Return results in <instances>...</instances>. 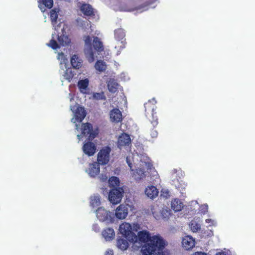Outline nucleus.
I'll list each match as a JSON object with an SVG mask.
<instances>
[{"instance_id": "obj_1", "label": "nucleus", "mask_w": 255, "mask_h": 255, "mask_svg": "<svg viewBox=\"0 0 255 255\" xmlns=\"http://www.w3.org/2000/svg\"><path fill=\"white\" fill-rule=\"evenodd\" d=\"M59 9L54 8L50 10V17L54 32L52 34V38L47 45L53 49L56 50L61 46H66L70 43V39L64 33L65 24L62 22L57 23V19Z\"/></svg>"}, {"instance_id": "obj_2", "label": "nucleus", "mask_w": 255, "mask_h": 255, "mask_svg": "<svg viewBox=\"0 0 255 255\" xmlns=\"http://www.w3.org/2000/svg\"><path fill=\"white\" fill-rule=\"evenodd\" d=\"M126 161L130 170L133 171V177L137 181L144 178L146 175L145 169H150L151 167L149 159L145 154L130 153L127 157Z\"/></svg>"}, {"instance_id": "obj_3", "label": "nucleus", "mask_w": 255, "mask_h": 255, "mask_svg": "<svg viewBox=\"0 0 255 255\" xmlns=\"http://www.w3.org/2000/svg\"><path fill=\"white\" fill-rule=\"evenodd\" d=\"M167 245L165 240L159 235L152 236L149 242L142 247L141 252L143 255H166L163 252Z\"/></svg>"}, {"instance_id": "obj_4", "label": "nucleus", "mask_w": 255, "mask_h": 255, "mask_svg": "<svg viewBox=\"0 0 255 255\" xmlns=\"http://www.w3.org/2000/svg\"><path fill=\"white\" fill-rule=\"evenodd\" d=\"M84 41L85 43L84 52L86 57L88 61L90 63H92L94 61L95 58L97 57V56L95 55L96 52H97V54H99L101 52L104 50L103 44L97 37H94L93 45L95 51L94 52L91 44L92 39L90 36H85Z\"/></svg>"}, {"instance_id": "obj_5", "label": "nucleus", "mask_w": 255, "mask_h": 255, "mask_svg": "<svg viewBox=\"0 0 255 255\" xmlns=\"http://www.w3.org/2000/svg\"><path fill=\"white\" fill-rule=\"evenodd\" d=\"M80 130L81 134L77 135L79 140H82L84 137L87 140H92L98 134V129H93L92 125L89 123L83 124Z\"/></svg>"}, {"instance_id": "obj_6", "label": "nucleus", "mask_w": 255, "mask_h": 255, "mask_svg": "<svg viewBox=\"0 0 255 255\" xmlns=\"http://www.w3.org/2000/svg\"><path fill=\"white\" fill-rule=\"evenodd\" d=\"M70 109L73 114L71 122L75 124L76 129L79 131L78 125L77 123H80L84 120L86 115V111L84 108L80 107L77 104L74 106L70 105Z\"/></svg>"}, {"instance_id": "obj_7", "label": "nucleus", "mask_w": 255, "mask_h": 255, "mask_svg": "<svg viewBox=\"0 0 255 255\" xmlns=\"http://www.w3.org/2000/svg\"><path fill=\"white\" fill-rule=\"evenodd\" d=\"M155 103V99H152L144 104L145 116L150 121L154 127L158 124L157 118L156 116L154 117L155 114L154 110L156 109Z\"/></svg>"}, {"instance_id": "obj_8", "label": "nucleus", "mask_w": 255, "mask_h": 255, "mask_svg": "<svg viewBox=\"0 0 255 255\" xmlns=\"http://www.w3.org/2000/svg\"><path fill=\"white\" fill-rule=\"evenodd\" d=\"M172 184L183 194L187 184L183 180L181 171L174 169L172 173Z\"/></svg>"}, {"instance_id": "obj_9", "label": "nucleus", "mask_w": 255, "mask_h": 255, "mask_svg": "<svg viewBox=\"0 0 255 255\" xmlns=\"http://www.w3.org/2000/svg\"><path fill=\"white\" fill-rule=\"evenodd\" d=\"M95 212L97 219L101 222H106L107 224L114 222L113 214L103 207H99Z\"/></svg>"}, {"instance_id": "obj_10", "label": "nucleus", "mask_w": 255, "mask_h": 255, "mask_svg": "<svg viewBox=\"0 0 255 255\" xmlns=\"http://www.w3.org/2000/svg\"><path fill=\"white\" fill-rule=\"evenodd\" d=\"M131 225L126 222L122 223L119 227L120 233L130 242L136 239L135 234L131 231Z\"/></svg>"}, {"instance_id": "obj_11", "label": "nucleus", "mask_w": 255, "mask_h": 255, "mask_svg": "<svg viewBox=\"0 0 255 255\" xmlns=\"http://www.w3.org/2000/svg\"><path fill=\"white\" fill-rule=\"evenodd\" d=\"M125 32L123 29L118 28L115 30V38L117 41V45L115 46V49H118L117 55L120 54V51L125 47Z\"/></svg>"}, {"instance_id": "obj_12", "label": "nucleus", "mask_w": 255, "mask_h": 255, "mask_svg": "<svg viewBox=\"0 0 255 255\" xmlns=\"http://www.w3.org/2000/svg\"><path fill=\"white\" fill-rule=\"evenodd\" d=\"M124 189L122 187L112 189L109 194V200L113 204L119 203L123 197Z\"/></svg>"}, {"instance_id": "obj_13", "label": "nucleus", "mask_w": 255, "mask_h": 255, "mask_svg": "<svg viewBox=\"0 0 255 255\" xmlns=\"http://www.w3.org/2000/svg\"><path fill=\"white\" fill-rule=\"evenodd\" d=\"M111 149L109 146H106L102 149L98 154V163L101 165L107 164L110 160V153Z\"/></svg>"}, {"instance_id": "obj_14", "label": "nucleus", "mask_w": 255, "mask_h": 255, "mask_svg": "<svg viewBox=\"0 0 255 255\" xmlns=\"http://www.w3.org/2000/svg\"><path fill=\"white\" fill-rule=\"evenodd\" d=\"M129 205L121 204L115 210V216L117 218L122 220L125 219L128 214Z\"/></svg>"}, {"instance_id": "obj_15", "label": "nucleus", "mask_w": 255, "mask_h": 255, "mask_svg": "<svg viewBox=\"0 0 255 255\" xmlns=\"http://www.w3.org/2000/svg\"><path fill=\"white\" fill-rule=\"evenodd\" d=\"M151 236L149 232L146 230H143L139 231L137 233V235H136V240L135 241H130L131 243H136L137 242L141 243H146L147 241L149 242V239Z\"/></svg>"}, {"instance_id": "obj_16", "label": "nucleus", "mask_w": 255, "mask_h": 255, "mask_svg": "<svg viewBox=\"0 0 255 255\" xmlns=\"http://www.w3.org/2000/svg\"><path fill=\"white\" fill-rule=\"evenodd\" d=\"M86 172L91 177H95L100 172L99 164L96 162L90 164L88 168L86 170Z\"/></svg>"}, {"instance_id": "obj_17", "label": "nucleus", "mask_w": 255, "mask_h": 255, "mask_svg": "<svg viewBox=\"0 0 255 255\" xmlns=\"http://www.w3.org/2000/svg\"><path fill=\"white\" fill-rule=\"evenodd\" d=\"M131 139L129 135L127 133H123L118 138V147L121 149L123 146L129 145Z\"/></svg>"}, {"instance_id": "obj_18", "label": "nucleus", "mask_w": 255, "mask_h": 255, "mask_svg": "<svg viewBox=\"0 0 255 255\" xmlns=\"http://www.w3.org/2000/svg\"><path fill=\"white\" fill-rule=\"evenodd\" d=\"M183 247L186 250L192 249L195 246V241L190 236L183 238L182 242Z\"/></svg>"}, {"instance_id": "obj_19", "label": "nucleus", "mask_w": 255, "mask_h": 255, "mask_svg": "<svg viewBox=\"0 0 255 255\" xmlns=\"http://www.w3.org/2000/svg\"><path fill=\"white\" fill-rule=\"evenodd\" d=\"M96 147L95 144L91 142L85 143L83 146V152L88 156L93 155L96 152Z\"/></svg>"}, {"instance_id": "obj_20", "label": "nucleus", "mask_w": 255, "mask_h": 255, "mask_svg": "<svg viewBox=\"0 0 255 255\" xmlns=\"http://www.w3.org/2000/svg\"><path fill=\"white\" fill-rule=\"evenodd\" d=\"M110 118L112 122L118 123L122 120V115L118 109H113L110 112Z\"/></svg>"}, {"instance_id": "obj_21", "label": "nucleus", "mask_w": 255, "mask_h": 255, "mask_svg": "<svg viewBox=\"0 0 255 255\" xmlns=\"http://www.w3.org/2000/svg\"><path fill=\"white\" fill-rule=\"evenodd\" d=\"M145 194L150 199H153L157 196L158 194V191L156 187L154 186H150L145 189Z\"/></svg>"}, {"instance_id": "obj_22", "label": "nucleus", "mask_w": 255, "mask_h": 255, "mask_svg": "<svg viewBox=\"0 0 255 255\" xmlns=\"http://www.w3.org/2000/svg\"><path fill=\"white\" fill-rule=\"evenodd\" d=\"M102 236L106 241H110L115 237V231L113 228H108L103 231Z\"/></svg>"}, {"instance_id": "obj_23", "label": "nucleus", "mask_w": 255, "mask_h": 255, "mask_svg": "<svg viewBox=\"0 0 255 255\" xmlns=\"http://www.w3.org/2000/svg\"><path fill=\"white\" fill-rule=\"evenodd\" d=\"M38 7L42 12H44L45 10V7L50 8L52 7L53 4V0H38Z\"/></svg>"}, {"instance_id": "obj_24", "label": "nucleus", "mask_w": 255, "mask_h": 255, "mask_svg": "<svg viewBox=\"0 0 255 255\" xmlns=\"http://www.w3.org/2000/svg\"><path fill=\"white\" fill-rule=\"evenodd\" d=\"M171 208L175 212L181 211L184 207L183 203L179 199H175L171 201Z\"/></svg>"}, {"instance_id": "obj_25", "label": "nucleus", "mask_w": 255, "mask_h": 255, "mask_svg": "<svg viewBox=\"0 0 255 255\" xmlns=\"http://www.w3.org/2000/svg\"><path fill=\"white\" fill-rule=\"evenodd\" d=\"M171 211L168 209H162V210L161 211L160 215H158L155 213V212H153L152 214L154 218L156 220H159L160 219V217H161L163 219L167 220L168 219L170 215L171 214Z\"/></svg>"}, {"instance_id": "obj_26", "label": "nucleus", "mask_w": 255, "mask_h": 255, "mask_svg": "<svg viewBox=\"0 0 255 255\" xmlns=\"http://www.w3.org/2000/svg\"><path fill=\"white\" fill-rule=\"evenodd\" d=\"M71 63L73 68L79 69L82 66V60L76 55H74L71 58Z\"/></svg>"}, {"instance_id": "obj_27", "label": "nucleus", "mask_w": 255, "mask_h": 255, "mask_svg": "<svg viewBox=\"0 0 255 255\" xmlns=\"http://www.w3.org/2000/svg\"><path fill=\"white\" fill-rule=\"evenodd\" d=\"M128 240L126 238L118 239L117 243L118 248L122 251L126 250L129 246Z\"/></svg>"}, {"instance_id": "obj_28", "label": "nucleus", "mask_w": 255, "mask_h": 255, "mask_svg": "<svg viewBox=\"0 0 255 255\" xmlns=\"http://www.w3.org/2000/svg\"><path fill=\"white\" fill-rule=\"evenodd\" d=\"M119 85L114 79H110L108 82V88L111 93H115L119 88Z\"/></svg>"}, {"instance_id": "obj_29", "label": "nucleus", "mask_w": 255, "mask_h": 255, "mask_svg": "<svg viewBox=\"0 0 255 255\" xmlns=\"http://www.w3.org/2000/svg\"><path fill=\"white\" fill-rule=\"evenodd\" d=\"M80 9L85 15L90 16L93 14V9L91 5L89 4H83L81 6Z\"/></svg>"}, {"instance_id": "obj_30", "label": "nucleus", "mask_w": 255, "mask_h": 255, "mask_svg": "<svg viewBox=\"0 0 255 255\" xmlns=\"http://www.w3.org/2000/svg\"><path fill=\"white\" fill-rule=\"evenodd\" d=\"M89 80L85 79L83 80H79L78 82V87L81 92L86 93V91L89 85Z\"/></svg>"}, {"instance_id": "obj_31", "label": "nucleus", "mask_w": 255, "mask_h": 255, "mask_svg": "<svg viewBox=\"0 0 255 255\" xmlns=\"http://www.w3.org/2000/svg\"><path fill=\"white\" fill-rule=\"evenodd\" d=\"M101 204V197L99 194H95L91 196L90 205L93 208H96Z\"/></svg>"}, {"instance_id": "obj_32", "label": "nucleus", "mask_w": 255, "mask_h": 255, "mask_svg": "<svg viewBox=\"0 0 255 255\" xmlns=\"http://www.w3.org/2000/svg\"><path fill=\"white\" fill-rule=\"evenodd\" d=\"M58 59L60 61V67L61 69L64 70L67 66V59L66 56L62 53H59L58 55Z\"/></svg>"}, {"instance_id": "obj_33", "label": "nucleus", "mask_w": 255, "mask_h": 255, "mask_svg": "<svg viewBox=\"0 0 255 255\" xmlns=\"http://www.w3.org/2000/svg\"><path fill=\"white\" fill-rule=\"evenodd\" d=\"M95 68L99 72H104L107 69V64L103 60H98L95 64Z\"/></svg>"}, {"instance_id": "obj_34", "label": "nucleus", "mask_w": 255, "mask_h": 255, "mask_svg": "<svg viewBox=\"0 0 255 255\" xmlns=\"http://www.w3.org/2000/svg\"><path fill=\"white\" fill-rule=\"evenodd\" d=\"M63 71H64L63 76L64 79L70 82L74 76L72 69L66 67V68H64Z\"/></svg>"}, {"instance_id": "obj_35", "label": "nucleus", "mask_w": 255, "mask_h": 255, "mask_svg": "<svg viewBox=\"0 0 255 255\" xmlns=\"http://www.w3.org/2000/svg\"><path fill=\"white\" fill-rule=\"evenodd\" d=\"M109 185L111 187H117L120 185V180L118 177L112 176L108 180Z\"/></svg>"}, {"instance_id": "obj_36", "label": "nucleus", "mask_w": 255, "mask_h": 255, "mask_svg": "<svg viewBox=\"0 0 255 255\" xmlns=\"http://www.w3.org/2000/svg\"><path fill=\"white\" fill-rule=\"evenodd\" d=\"M189 227L193 232H197L200 229V224L196 221L192 220L189 224Z\"/></svg>"}, {"instance_id": "obj_37", "label": "nucleus", "mask_w": 255, "mask_h": 255, "mask_svg": "<svg viewBox=\"0 0 255 255\" xmlns=\"http://www.w3.org/2000/svg\"><path fill=\"white\" fill-rule=\"evenodd\" d=\"M93 98L96 100H105L106 97L103 92L94 93L93 94Z\"/></svg>"}, {"instance_id": "obj_38", "label": "nucleus", "mask_w": 255, "mask_h": 255, "mask_svg": "<svg viewBox=\"0 0 255 255\" xmlns=\"http://www.w3.org/2000/svg\"><path fill=\"white\" fill-rule=\"evenodd\" d=\"M119 78H120V79L122 81H127L129 79L128 74L126 73H124V72L120 74Z\"/></svg>"}, {"instance_id": "obj_39", "label": "nucleus", "mask_w": 255, "mask_h": 255, "mask_svg": "<svg viewBox=\"0 0 255 255\" xmlns=\"http://www.w3.org/2000/svg\"><path fill=\"white\" fill-rule=\"evenodd\" d=\"M161 196L166 198L170 196L168 190L164 189H162L161 191Z\"/></svg>"}, {"instance_id": "obj_40", "label": "nucleus", "mask_w": 255, "mask_h": 255, "mask_svg": "<svg viewBox=\"0 0 255 255\" xmlns=\"http://www.w3.org/2000/svg\"><path fill=\"white\" fill-rule=\"evenodd\" d=\"M208 206L207 204H204L200 207L201 212L205 214L208 211Z\"/></svg>"}, {"instance_id": "obj_41", "label": "nucleus", "mask_w": 255, "mask_h": 255, "mask_svg": "<svg viewBox=\"0 0 255 255\" xmlns=\"http://www.w3.org/2000/svg\"><path fill=\"white\" fill-rule=\"evenodd\" d=\"M205 222L207 224H209V226H215L217 224L216 221L212 219H206Z\"/></svg>"}, {"instance_id": "obj_42", "label": "nucleus", "mask_w": 255, "mask_h": 255, "mask_svg": "<svg viewBox=\"0 0 255 255\" xmlns=\"http://www.w3.org/2000/svg\"><path fill=\"white\" fill-rule=\"evenodd\" d=\"M131 231L137 232L140 229V226L138 224H133V225L131 226Z\"/></svg>"}, {"instance_id": "obj_43", "label": "nucleus", "mask_w": 255, "mask_h": 255, "mask_svg": "<svg viewBox=\"0 0 255 255\" xmlns=\"http://www.w3.org/2000/svg\"><path fill=\"white\" fill-rule=\"evenodd\" d=\"M93 230L96 232H99L100 231V228L97 224H94L92 227Z\"/></svg>"}, {"instance_id": "obj_44", "label": "nucleus", "mask_w": 255, "mask_h": 255, "mask_svg": "<svg viewBox=\"0 0 255 255\" xmlns=\"http://www.w3.org/2000/svg\"><path fill=\"white\" fill-rule=\"evenodd\" d=\"M151 136L153 138H155L157 136L158 133L156 130L152 129L150 132Z\"/></svg>"}, {"instance_id": "obj_45", "label": "nucleus", "mask_w": 255, "mask_h": 255, "mask_svg": "<svg viewBox=\"0 0 255 255\" xmlns=\"http://www.w3.org/2000/svg\"><path fill=\"white\" fill-rule=\"evenodd\" d=\"M108 177L106 175H103V174H102L100 176V180L102 181H105L107 180Z\"/></svg>"}, {"instance_id": "obj_46", "label": "nucleus", "mask_w": 255, "mask_h": 255, "mask_svg": "<svg viewBox=\"0 0 255 255\" xmlns=\"http://www.w3.org/2000/svg\"><path fill=\"white\" fill-rule=\"evenodd\" d=\"M105 255H113V251L112 250L108 249L105 253Z\"/></svg>"}, {"instance_id": "obj_47", "label": "nucleus", "mask_w": 255, "mask_h": 255, "mask_svg": "<svg viewBox=\"0 0 255 255\" xmlns=\"http://www.w3.org/2000/svg\"><path fill=\"white\" fill-rule=\"evenodd\" d=\"M68 98L69 99L70 102H72L74 100V95L72 93H69Z\"/></svg>"}, {"instance_id": "obj_48", "label": "nucleus", "mask_w": 255, "mask_h": 255, "mask_svg": "<svg viewBox=\"0 0 255 255\" xmlns=\"http://www.w3.org/2000/svg\"><path fill=\"white\" fill-rule=\"evenodd\" d=\"M193 255H207L206 254L203 252H196Z\"/></svg>"}, {"instance_id": "obj_49", "label": "nucleus", "mask_w": 255, "mask_h": 255, "mask_svg": "<svg viewBox=\"0 0 255 255\" xmlns=\"http://www.w3.org/2000/svg\"><path fill=\"white\" fill-rule=\"evenodd\" d=\"M216 255H227L225 252H219L216 253Z\"/></svg>"}]
</instances>
